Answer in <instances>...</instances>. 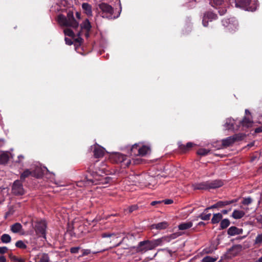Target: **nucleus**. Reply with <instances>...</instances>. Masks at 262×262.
<instances>
[{
	"label": "nucleus",
	"mask_w": 262,
	"mask_h": 262,
	"mask_svg": "<svg viewBox=\"0 0 262 262\" xmlns=\"http://www.w3.org/2000/svg\"><path fill=\"white\" fill-rule=\"evenodd\" d=\"M86 171L89 173L92 178H89L86 176L83 180L77 182V186L79 187L85 186L89 185L106 184L110 183L112 178L102 175L103 170L96 166L95 163H91L88 167Z\"/></svg>",
	"instance_id": "nucleus-1"
},
{
	"label": "nucleus",
	"mask_w": 262,
	"mask_h": 262,
	"mask_svg": "<svg viewBox=\"0 0 262 262\" xmlns=\"http://www.w3.org/2000/svg\"><path fill=\"white\" fill-rule=\"evenodd\" d=\"M57 21L59 25L63 27H69L77 29L79 26V23L75 19L73 12L71 11L68 12L66 16L63 14L58 15Z\"/></svg>",
	"instance_id": "nucleus-2"
},
{
	"label": "nucleus",
	"mask_w": 262,
	"mask_h": 262,
	"mask_svg": "<svg viewBox=\"0 0 262 262\" xmlns=\"http://www.w3.org/2000/svg\"><path fill=\"white\" fill-rule=\"evenodd\" d=\"M223 182L221 180H214L196 183L192 185L193 190H207L215 189L222 186Z\"/></svg>",
	"instance_id": "nucleus-3"
},
{
	"label": "nucleus",
	"mask_w": 262,
	"mask_h": 262,
	"mask_svg": "<svg viewBox=\"0 0 262 262\" xmlns=\"http://www.w3.org/2000/svg\"><path fill=\"white\" fill-rule=\"evenodd\" d=\"M160 241V240H158V238L141 241L137 245L136 251L141 253H144L149 250H152L157 247L161 246Z\"/></svg>",
	"instance_id": "nucleus-4"
},
{
	"label": "nucleus",
	"mask_w": 262,
	"mask_h": 262,
	"mask_svg": "<svg viewBox=\"0 0 262 262\" xmlns=\"http://www.w3.org/2000/svg\"><path fill=\"white\" fill-rule=\"evenodd\" d=\"M98 7L100 10V15L103 18L108 19L113 18L114 8L111 5L105 3H101L98 5Z\"/></svg>",
	"instance_id": "nucleus-5"
},
{
	"label": "nucleus",
	"mask_w": 262,
	"mask_h": 262,
	"mask_svg": "<svg viewBox=\"0 0 262 262\" xmlns=\"http://www.w3.org/2000/svg\"><path fill=\"white\" fill-rule=\"evenodd\" d=\"M210 4L216 9H219V13L223 15L227 12V6L228 3L227 0H211Z\"/></svg>",
	"instance_id": "nucleus-6"
},
{
	"label": "nucleus",
	"mask_w": 262,
	"mask_h": 262,
	"mask_svg": "<svg viewBox=\"0 0 262 262\" xmlns=\"http://www.w3.org/2000/svg\"><path fill=\"white\" fill-rule=\"evenodd\" d=\"M245 135L243 134H235L222 140L223 147H227L232 145L234 142L243 140Z\"/></svg>",
	"instance_id": "nucleus-7"
},
{
	"label": "nucleus",
	"mask_w": 262,
	"mask_h": 262,
	"mask_svg": "<svg viewBox=\"0 0 262 262\" xmlns=\"http://www.w3.org/2000/svg\"><path fill=\"white\" fill-rule=\"evenodd\" d=\"M47 224L45 221H40L35 223L34 229L36 234L40 237L46 238Z\"/></svg>",
	"instance_id": "nucleus-8"
},
{
	"label": "nucleus",
	"mask_w": 262,
	"mask_h": 262,
	"mask_svg": "<svg viewBox=\"0 0 262 262\" xmlns=\"http://www.w3.org/2000/svg\"><path fill=\"white\" fill-rule=\"evenodd\" d=\"M112 160L116 163H121L122 166L128 167L131 163L130 160L126 155L121 153H116L112 156Z\"/></svg>",
	"instance_id": "nucleus-9"
},
{
	"label": "nucleus",
	"mask_w": 262,
	"mask_h": 262,
	"mask_svg": "<svg viewBox=\"0 0 262 262\" xmlns=\"http://www.w3.org/2000/svg\"><path fill=\"white\" fill-rule=\"evenodd\" d=\"M222 23L230 32H234L238 29V21L235 17L224 18L222 20Z\"/></svg>",
	"instance_id": "nucleus-10"
},
{
	"label": "nucleus",
	"mask_w": 262,
	"mask_h": 262,
	"mask_svg": "<svg viewBox=\"0 0 262 262\" xmlns=\"http://www.w3.org/2000/svg\"><path fill=\"white\" fill-rule=\"evenodd\" d=\"M25 192L23 182L15 180L12 187V192L15 195H22L25 194Z\"/></svg>",
	"instance_id": "nucleus-11"
},
{
	"label": "nucleus",
	"mask_w": 262,
	"mask_h": 262,
	"mask_svg": "<svg viewBox=\"0 0 262 262\" xmlns=\"http://www.w3.org/2000/svg\"><path fill=\"white\" fill-rule=\"evenodd\" d=\"M236 7L241 8L248 11H253L255 9H253L249 6L251 0H234Z\"/></svg>",
	"instance_id": "nucleus-12"
},
{
	"label": "nucleus",
	"mask_w": 262,
	"mask_h": 262,
	"mask_svg": "<svg viewBox=\"0 0 262 262\" xmlns=\"http://www.w3.org/2000/svg\"><path fill=\"white\" fill-rule=\"evenodd\" d=\"M217 18V15L212 12H206L204 14V16L202 19V24L204 27H207L208 26L209 21H212L215 20Z\"/></svg>",
	"instance_id": "nucleus-13"
},
{
	"label": "nucleus",
	"mask_w": 262,
	"mask_h": 262,
	"mask_svg": "<svg viewBox=\"0 0 262 262\" xmlns=\"http://www.w3.org/2000/svg\"><path fill=\"white\" fill-rule=\"evenodd\" d=\"M243 250V247L241 245H233L228 250V254L231 255L232 256H236L238 255Z\"/></svg>",
	"instance_id": "nucleus-14"
},
{
	"label": "nucleus",
	"mask_w": 262,
	"mask_h": 262,
	"mask_svg": "<svg viewBox=\"0 0 262 262\" xmlns=\"http://www.w3.org/2000/svg\"><path fill=\"white\" fill-rule=\"evenodd\" d=\"M105 151V150L103 147L97 145L94 147L93 151L94 156L96 158L103 157L104 155Z\"/></svg>",
	"instance_id": "nucleus-15"
},
{
	"label": "nucleus",
	"mask_w": 262,
	"mask_h": 262,
	"mask_svg": "<svg viewBox=\"0 0 262 262\" xmlns=\"http://www.w3.org/2000/svg\"><path fill=\"white\" fill-rule=\"evenodd\" d=\"M195 144L192 142H188L186 145L179 143V149L183 153L189 151Z\"/></svg>",
	"instance_id": "nucleus-16"
},
{
	"label": "nucleus",
	"mask_w": 262,
	"mask_h": 262,
	"mask_svg": "<svg viewBox=\"0 0 262 262\" xmlns=\"http://www.w3.org/2000/svg\"><path fill=\"white\" fill-rule=\"evenodd\" d=\"M169 225V224L167 222L164 221L157 224H154L151 225V228L152 229H156L157 230H163L167 228Z\"/></svg>",
	"instance_id": "nucleus-17"
},
{
	"label": "nucleus",
	"mask_w": 262,
	"mask_h": 262,
	"mask_svg": "<svg viewBox=\"0 0 262 262\" xmlns=\"http://www.w3.org/2000/svg\"><path fill=\"white\" fill-rule=\"evenodd\" d=\"M178 237V235L177 233H173L168 236H164L161 238H158V240H160L161 246H162L164 243H169L172 239H175Z\"/></svg>",
	"instance_id": "nucleus-18"
},
{
	"label": "nucleus",
	"mask_w": 262,
	"mask_h": 262,
	"mask_svg": "<svg viewBox=\"0 0 262 262\" xmlns=\"http://www.w3.org/2000/svg\"><path fill=\"white\" fill-rule=\"evenodd\" d=\"M242 232L243 230L242 229H239L235 226H231L228 229L227 233L230 236H234L241 234L242 233Z\"/></svg>",
	"instance_id": "nucleus-19"
},
{
	"label": "nucleus",
	"mask_w": 262,
	"mask_h": 262,
	"mask_svg": "<svg viewBox=\"0 0 262 262\" xmlns=\"http://www.w3.org/2000/svg\"><path fill=\"white\" fill-rule=\"evenodd\" d=\"M82 8L83 10L84 13L88 16H92V6L90 4L87 3H84L82 4Z\"/></svg>",
	"instance_id": "nucleus-20"
},
{
	"label": "nucleus",
	"mask_w": 262,
	"mask_h": 262,
	"mask_svg": "<svg viewBox=\"0 0 262 262\" xmlns=\"http://www.w3.org/2000/svg\"><path fill=\"white\" fill-rule=\"evenodd\" d=\"M253 121L251 119L247 117H245L242 121H240V124L243 127L248 128L251 127L252 125Z\"/></svg>",
	"instance_id": "nucleus-21"
},
{
	"label": "nucleus",
	"mask_w": 262,
	"mask_h": 262,
	"mask_svg": "<svg viewBox=\"0 0 262 262\" xmlns=\"http://www.w3.org/2000/svg\"><path fill=\"white\" fill-rule=\"evenodd\" d=\"M150 151V147L147 145H140L138 150L139 156H144Z\"/></svg>",
	"instance_id": "nucleus-22"
},
{
	"label": "nucleus",
	"mask_w": 262,
	"mask_h": 262,
	"mask_svg": "<svg viewBox=\"0 0 262 262\" xmlns=\"http://www.w3.org/2000/svg\"><path fill=\"white\" fill-rule=\"evenodd\" d=\"M10 153L8 151L3 152L0 155V164H6L9 160Z\"/></svg>",
	"instance_id": "nucleus-23"
},
{
	"label": "nucleus",
	"mask_w": 262,
	"mask_h": 262,
	"mask_svg": "<svg viewBox=\"0 0 262 262\" xmlns=\"http://www.w3.org/2000/svg\"><path fill=\"white\" fill-rule=\"evenodd\" d=\"M238 200V199H235L230 201H220L217 202V205L218 206V208H222L229 204L236 203Z\"/></svg>",
	"instance_id": "nucleus-24"
},
{
	"label": "nucleus",
	"mask_w": 262,
	"mask_h": 262,
	"mask_svg": "<svg viewBox=\"0 0 262 262\" xmlns=\"http://www.w3.org/2000/svg\"><path fill=\"white\" fill-rule=\"evenodd\" d=\"M80 28L81 31L82 30H84L85 31H90L92 28V26L91 23L90 22L88 19H85L81 24H80Z\"/></svg>",
	"instance_id": "nucleus-25"
},
{
	"label": "nucleus",
	"mask_w": 262,
	"mask_h": 262,
	"mask_svg": "<svg viewBox=\"0 0 262 262\" xmlns=\"http://www.w3.org/2000/svg\"><path fill=\"white\" fill-rule=\"evenodd\" d=\"M208 210L209 208L205 209L204 211L201 214L199 215V217L204 221L209 220L210 216L211 215V213H208Z\"/></svg>",
	"instance_id": "nucleus-26"
},
{
	"label": "nucleus",
	"mask_w": 262,
	"mask_h": 262,
	"mask_svg": "<svg viewBox=\"0 0 262 262\" xmlns=\"http://www.w3.org/2000/svg\"><path fill=\"white\" fill-rule=\"evenodd\" d=\"M223 218L222 214L221 213H214L213 217L211 219V223L212 224H216L221 221Z\"/></svg>",
	"instance_id": "nucleus-27"
},
{
	"label": "nucleus",
	"mask_w": 262,
	"mask_h": 262,
	"mask_svg": "<svg viewBox=\"0 0 262 262\" xmlns=\"http://www.w3.org/2000/svg\"><path fill=\"white\" fill-rule=\"evenodd\" d=\"M245 213L242 210H234L231 216L235 219H242L245 215Z\"/></svg>",
	"instance_id": "nucleus-28"
},
{
	"label": "nucleus",
	"mask_w": 262,
	"mask_h": 262,
	"mask_svg": "<svg viewBox=\"0 0 262 262\" xmlns=\"http://www.w3.org/2000/svg\"><path fill=\"white\" fill-rule=\"evenodd\" d=\"M192 225L193 224L191 222H184L179 225L178 228L180 230H185L190 228Z\"/></svg>",
	"instance_id": "nucleus-29"
},
{
	"label": "nucleus",
	"mask_w": 262,
	"mask_h": 262,
	"mask_svg": "<svg viewBox=\"0 0 262 262\" xmlns=\"http://www.w3.org/2000/svg\"><path fill=\"white\" fill-rule=\"evenodd\" d=\"M22 225L18 223H16L11 226V231L15 233H18L22 230Z\"/></svg>",
	"instance_id": "nucleus-30"
},
{
	"label": "nucleus",
	"mask_w": 262,
	"mask_h": 262,
	"mask_svg": "<svg viewBox=\"0 0 262 262\" xmlns=\"http://www.w3.org/2000/svg\"><path fill=\"white\" fill-rule=\"evenodd\" d=\"M140 148V143H135L131 147L130 149V154L131 155L139 156L138 150Z\"/></svg>",
	"instance_id": "nucleus-31"
},
{
	"label": "nucleus",
	"mask_w": 262,
	"mask_h": 262,
	"mask_svg": "<svg viewBox=\"0 0 262 262\" xmlns=\"http://www.w3.org/2000/svg\"><path fill=\"white\" fill-rule=\"evenodd\" d=\"M33 172L29 169H26L24 171L20 174V180L19 181L23 182L25 181V179L29 177L30 176H32Z\"/></svg>",
	"instance_id": "nucleus-32"
},
{
	"label": "nucleus",
	"mask_w": 262,
	"mask_h": 262,
	"mask_svg": "<svg viewBox=\"0 0 262 262\" xmlns=\"http://www.w3.org/2000/svg\"><path fill=\"white\" fill-rule=\"evenodd\" d=\"M230 222L229 219H223V220H221V221L220 229L221 230L225 229L227 228L230 225Z\"/></svg>",
	"instance_id": "nucleus-33"
},
{
	"label": "nucleus",
	"mask_w": 262,
	"mask_h": 262,
	"mask_svg": "<svg viewBox=\"0 0 262 262\" xmlns=\"http://www.w3.org/2000/svg\"><path fill=\"white\" fill-rule=\"evenodd\" d=\"M225 127L228 130L234 129V120L231 119H227Z\"/></svg>",
	"instance_id": "nucleus-34"
},
{
	"label": "nucleus",
	"mask_w": 262,
	"mask_h": 262,
	"mask_svg": "<svg viewBox=\"0 0 262 262\" xmlns=\"http://www.w3.org/2000/svg\"><path fill=\"white\" fill-rule=\"evenodd\" d=\"M1 240L2 243L7 244L11 242V237L8 234H3L1 237Z\"/></svg>",
	"instance_id": "nucleus-35"
},
{
	"label": "nucleus",
	"mask_w": 262,
	"mask_h": 262,
	"mask_svg": "<svg viewBox=\"0 0 262 262\" xmlns=\"http://www.w3.org/2000/svg\"><path fill=\"white\" fill-rule=\"evenodd\" d=\"M50 259L48 254L43 253L41 255L38 262H49Z\"/></svg>",
	"instance_id": "nucleus-36"
},
{
	"label": "nucleus",
	"mask_w": 262,
	"mask_h": 262,
	"mask_svg": "<svg viewBox=\"0 0 262 262\" xmlns=\"http://www.w3.org/2000/svg\"><path fill=\"white\" fill-rule=\"evenodd\" d=\"M210 152V150L205 148H200L197 151V154L201 156H205L208 155Z\"/></svg>",
	"instance_id": "nucleus-37"
},
{
	"label": "nucleus",
	"mask_w": 262,
	"mask_h": 262,
	"mask_svg": "<svg viewBox=\"0 0 262 262\" xmlns=\"http://www.w3.org/2000/svg\"><path fill=\"white\" fill-rule=\"evenodd\" d=\"M217 259V257H212L210 256H205L202 260V262H214Z\"/></svg>",
	"instance_id": "nucleus-38"
},
{
	"label": "nucleus",
	"mask_w": 262,
	"mask_h": 262,
	"mask_svg": "<svg viewBox=\"0 0 262 262\" xmlns=\"http://www.w3.org/2000/svg\"><path fill=\"white\" fill-rule=\"evenodd\" d=\"M15 246L21 249H25L27 248V245L21 240L18 241L16 242Z\"/></svg>",
	"instance_id": "nucleus-39"
},
{
	"label": "nucleus",
	"mask_w": 262,
	"mask_h": 262,
	"mask_svg": "<svg viewBox=\"0 0 262 262\" xmlns=\"http://www.w3.org/2000/svg\"><path fill=\"white\" fill-rule=\"evenodd\" d=\"M64 33L65 35L68 36L70 37H74L75 36V34L74 32L70 29L67 28L64 30Z\"/></svg>",
	"instance_id": "nucleus-40"
},
{
	"label": "nucleus",
	"mask_w": 262,
	"mask_h": 262,
	"mask_svg": "<svg viewBox=\"0 0 262 262\" xmlns=\"http://www.w3.org/2000/svg\"><path fill=\"white\" fill-rule=\"evenodd\" d=\"M252 202V199L250 197L243 199L242 203L244 205H249Z\"/></svg>",
	"instance_id": "nucleus-41"
},
{
	"label": "nucleus",
	"mask_w": 262,
	"mask_h": 262,
	"mask_svg": "<svg viewBox=\"0 0 262 262\" xmlns=\"http://www.w3.org/2000/svg\"><path fill=\"white\" fill-rule=\"evenodd\" d=\"M81 249V247H71L70 249V251L72 254H76L79 252V251Z\"/></svg>",
	"instance_id": "nucleus-42"
},
{
	"label": "nucleus",
	"mask_w": 262,
	"mask_h": 262,
	"mask_svg": "<svg viewBox=\"0 0 262 262\" xmlns=\"http://www.w3.org/2000/svg\"><path fill=\"white\" fill-rule=\"evenodd\" d=\"M262 243V233L258 234L255 238L254 244H259Z\"/></svg>",
	"instance_id": "nucleus-43"
},
{
	"label": "nucleus",
	"mask_w": 262,
	"mask_h": 262,
	"mask_svg": "<svg viewBox=\"0 0 262 262\" xmlns=\"http://www.w3.org/2000/svg\"><path fill=\"white\" fill-rule=\"evenodd\" d=\"M82 254L79 257H83L86 255H88L91 253L90 249H82L81 250Z\"/></svg>",
	"instance_id": "nucleus-44"
},
{
	"label": "nucleus",
	"mask_w": 262,
	"mask_h": 262,
	"mask_svg": "<svg viewBox=\"0 0 262 262\" xmlns=\"http://www.w3.org/2000/svg\"><path fill=\"white\" fill-rule=\"evenodd\" d=\"M81 34V32L80 31L77 34L78 37L75 39V42L79 43V45H80L83 42V39L80 36Z\"/></svg>",
	"instance_id": "nucleus-45"
},
{
	"label": "nucleus",
	"mask_w": 262,
	"mask_h": 262,
	"mask_svg": "<svg viewBox=\"0 0 262 262\" xmlns=\"http://www.w3.org/2000/svg\"><path fill=\"white\" fill-rule=\"evenodd\" d=\"M138 209V207L137 205H133L129 207L128 211L130 213L133 212Z\"/></svg>",
	"instance_id": "nucleus-46"
},
{
	"label": "nucleus",
	"mask_w": 262,
	"mask_h": 262,
	"mask_svg": "<svg viewBox=\"0 0 262 262\" xmlns=\"http://www.w3.org/2000/svg\"><path fill=\"white\" fill-rule=\"evenodd\" d=\"M9 257L12 261H13L15 262H16V260H18L17 257L16 256L13 255V254H12V253H10L9 254Z\"/></svg>",
	"instance_id": "nucleus-47"
},
{
	"label": "nucleus",
	"mask_w": 262,
	"mask_h": 262,
	"mask_svg": "<svg viewBox=\"0 0 262 262\" xmlns=\"http://www.w3.org/2000/svg\"><path fill=\"white\" fill-rule=\"evenodd\" d=\"M8 249L7 247H0V254H4L7 252Z\"/></svg>",
	"instance_id": "nucleus-48"
},
{
	"label": "nucleus",
	"mask_w": 262,
	"mask_h": 262,
	"mask_svg": "<svg viewBox=\"0 0 262 262\" xmlns=\"http://www.w3.org/2000/svg\"><path fill=\"white\" fill-rule=\"evenodd\" d=\"M64 40H65L66 43L68 45H72L73 43L72 39L70 38H69L68 37H65Z\"/></svg>",
	"instance_id": "nucleus-49"
},
{
	"label": "nucleus",
	"mask_w": 262,
	"mask_h": 262,
	"mask_svg": "<svg viewBox=\"0 0 262 262\" xmlns=\"http://www.w3.org/2000/svg\"><path fill=\"white\" fill-rule=\"evenodd\" d=\"M162 202H164V204L166 205L171 204L173 202V200L171 199H166L163 200Z\"/></svg>",
	"instance_id": "nucleus-50"
},
{
	"label": "nucleus",
	"mask_w": 262,
	"mask_h": 262,
	"mask_svg": "<svg viewBox=\"0 0 262 262\" xmlns=\"http://www.w3.org/2000/svg\"><path fill=\"white\" fill-rule=\"evenodd\" d=\"M254 132L255 133H260L262 132V125L255 128Z\"/></svg>",
	"instance_id": "nucleus-51"
},
{
	"label": "nucleus",
	"mask_w": 262,
	"mask_h": 262,
	"mask_svg": "<svg viewBox=\"0 0 262 262\" xmlns=\"http://www.w3.org/2000/svg\"><path fill=\"white\" fill-rule=\"evenodd\" d=\"M112 235L113 234H110V233H104L102 234V237H103V238L108 237H111Z\"/></svg>",
	"instance_id": "nucleus-52"
},
{
	"label": "nucleus",
	"mask_w": 262,
	"mask_h": 262,
	"mask_svg": "<svg viewBox=\"0 0 262 262\" xmlns=\"http://www.w3.org/2000/svg\"><path fill=\"white\" fill-rule=\"evenodd\" d=\"M162 202V201H152V202H151L150 205L151 206H155V205H156L157 204H160Z\"/></svg>",
	"instance_id": "nucleus-53"
},
{
	"label": "nucleus",
	"mask_w": 262,
	"mask_h": 262,
	"mask_svg": "<svg viewBox=\"0 0 262 262\" xmlns=\"http://www.w3.org/2000/svg\"><path fill=\"white\" fill-rule=\"evenodd\" d=\"M207 208H209V210L211 209L218 208V206L217 205V203L210 207H207Z\"/></svg>",
	"instance_id": "nucleus-54"
},
{
	"label": "nucleus",
	"mask_w": 262,
	"mask_h": 262,
	"mask_svg": "<svg viewBox=\"0 0 262 262\" xmlns=\"http://www.w3.org/2000/svg\"><path fill=\"white\" fill-rule=\"evenodd\" d=\"M0 262H6V259L4 256H0Z\"/></svg>",
	"instance_id": "nucleus-55"
},
{
	"label": "nucleus",
	"mask_w": 262,
	"mask_h": 262,
	"mask_svg": "<svg viewBox=\"0 0 262 262\" xmlns=\"http://www.w3.org/2000/svg\"><path fill=\"white\" fill-rule=\"evenodd\" d=\"M254 145V142H251L249 144H248L247 146L248 147V148H251V147L253 146Z\"/></svg>",
	"instance_id": "nucleus-56"
},
{
	"label": "nucleus",
	"mask_w": 262,
	"mask_h": 262,
	"mask_svg": "<svg viewBox=\"0 0 262 262\" xmlns=\"http://www.w3.org/2000/svg\"><path fill=\"white\" fill-rule=\"evenodd\" d=\"M76 17L78 18V19H80V16H81V14L80 12H77L76 13Z\"/></svg>",
	"instance_id": "nucleus-57"
},
{
	"label": "nucleus",
	"mask_w": 262,
	"mask_h": 262,
	"mask_svg": "<svg viewBox=\"0 0 262 262\" xmlns=\"http://www.w3.org/2000/svg\"><path fill=\"white\" fill-rule=\"evenodd\" d=\"M17 259L16 262H25V259L23 258L17 257Z\"/></svg>",
	"instance_id": "nucleus-58"
},
{
	"label": "nucleus",
	"mask_w": 262,
	"mask_h": 262,
	"mask_svg": "<svg viewBox=\"0 0 262 262\" xmlns=\"http://www.w3.org/2000/svg\"><path fill=\"white\" fill-rule=\"evenodd\" d=\"M90 31H86V32L85 33V36L86 38H89L90 37Z\"/></svg>",
	"instance_id": "nucleus-59"
},
{
	"label": "nucleus",
	"mask_w": 262,
	"mask_h": 262,
	"mask_svg": "<svg viewBox=\"0 0 262 262\" xmlns=\"http://www.w3.org/2000/svg\"><path fill=\"white\" fill-rule=\"evenodd\" d=\"M229 211V210L224 209L222 211V213L224 214H226L228 213Z\"/></svg>",
	"instance_id": "nucleus-60"
},
{
	"label": "nucleus",
	"mask_w": 262,
	"mask_h": 262,
	"mask_svg": "<svg viewBox=\"0 0 262 262\" xmlns=\"http://www.w3.org/2000/svg\"><path fill=\"white\" fill-rule=\"evenodd\" d=\"M245 114L246 115H250L251 113L248 110L246 109L245 110Z\"/></svg>",
	"instance_id": "nucleus-61"
},
{
	"label": "nucleus",
	"mask_w": 262,
	"mask_h": 262,
	"mask_svg": "<svg viewBox=\"0 0 262 262\" xmlns=\"http://www.w3.org/2000/svg\"><path fill=\"white\" fill-rule=\"evenodd\" d=\"M206 224L203 222H200L198 223L199 226H205Z\"/></svg>",
	"instance_id": "nucleus-62"
},
{
	"label": "nucleus",
	"mask_w": 262,
	"mask_h": 262,
	"mask_svg": "<svg viewBox=\"0 0 262 262\" xmlns=\"http://www.w3.org/2000/svg\"><path fill=\"white\" fill-rule=\"evenodd\" d=\"M205 251L206 253H211L212 252L211 250L208 249H205Z\"/></svg>",
	"instance_id": "nucleus-63"
},
{
	"label": "nucleus",
	"mask_w": 262,
	"mask_h": 262,
	"mask_svg": "<svg viewBox=\"0 0 262 262\" xmlns=\"http://www.w3.org/2000/svg\"><path fill=\"white\" fill-rule=\"evenodd\" d=\"M258 262H262V257H260L258 260Z\"/></svg>",
	"instance_id": "nucleus-64"
}]
</instances>
